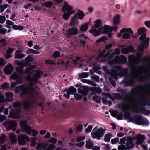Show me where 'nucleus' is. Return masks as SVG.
<instances>
[{"mask_svg":"<svg viewBox=\"0 0 150 150\" xmlns=\"http://www.w3.org/2000/svg\"><path fill=\"white\" fill-rule=\"evenodd\" d=\"M147 30V29L144 27L140 28L138 29L137 30L138 33L141 35L139 38L140 40L141 41V45L138 47V51L137 53L136 57L133 55L129 56L128 59L130 62L135 63L138 62L140 61V57L143 55L144 48L148 47L149 38L148 37H146L145 33Z\"/></svg>","mask_w":150,"mask_h":150,"instance_id":"1","label":"nucleus"},{"mask_svg":"<svg viewBox=\"0 0 150 150\" xmlns=\"http://www.w3.org/2000/svg\"><path fill=\"white\" fill-rule=\"evenodd\" d=\"M62 11L64 12L62 18L66 20H68L71 16L75 12L72 6L69 5L67 2L64 3L62 7Z\"/></svg>","mask_w":150,"mask_h":150,"instance_id":"2","label":"nucleus"},{"mask_svg":"<svg viewBox=\"0 0 150 150\" xmlns=\"http://www.w3.org/2000/svg\"><path fill=\"white\" fill-rule=\"evenodd\" d=\"M35 66L34 65L30 66L27 68L25 70V72L31 74L32 72L35 73V74L33 76V79H31L30 76H27L26 77L27 80L30 81H35V80L39 79L40 76L43 74L40 71H35L32 70L34 69Z\"/></svg>","mask_w":150,"mask_h":150,"instance_id":"3","label":"nucleus"},{"mask_svg":"<svg viewBox=\"0 0 150 150\" xmlns=\"http://www.w3.org/2000/svg\"><path fill=\"white\" fill-rule=\"evenodd\" d=\"M21 129L28 134H30L32 133V136L34 137L37 136L38 132L37 131L33 129L30 126L27 125V121L22 120L20 121Z\"/></svg>","mask_w":150,"mask_h":150,"instance_id":"4","label":"nucleus"},{"mask_svg":"<svg viewBox=\"0 0 150 150\" xmlns=\"http://www.w3.org/2000/svg\"><path fill=\"white\" fill-rule=\"evenodd\" d=\"M105 132V129L102 128H98L97 127H95L91 133V136L93 139L96 138L99 140L102 137Z\"/></svg>","mask_w":150,"mask_h":150,"instance_id":"5","label":"nucleus"},{"mask_svg":"<svg viewBox=\"0 0 150 150\" xmlns=\"http://www.w3.org/2000/svg\"><path fill=\"white\" fill-rule=\"evenodd\" d=\"M120 32L122 33V37L126 39L131 38L134 35L133 32L131 28H123Z\"/></svg>","mask_w":150,"mask_h":150,"instance_id":"6","label":"nucleus"},{"mask_svg":"<svg viewBox=\"0 0 150 150\" xmlns=\"http://www.w3.org/2000/svg\"><path fill=\"white\" fill-rule=\"evenodd\" d=\"M4 125L7 130H10L12 129L13 131L16 130L18 125L17 123L14 121H6Z\"/></svg>","mask_w":150,"mask_h":150,"instance_id":"7","label":"nucleus"},{"mask_svg":"<svg viewBox=\"0 0 150 150\" xmlns=\"http://www.w3.org/2000/svg\"><path fill=\"white\" fill-rule=\"evenodd\" d=\"M33 91V90L32 87L28 88L24 86H18L16 89V92H20L23 94L32 93Z\"/></svg>","mask_w":150,"mask_h":150,"instance_id":"8","label":"nucleus"},{"mask_svg":"<svg viewBox=\"0 0 150 150\" xmlns=\"http://www.w3.org/2000/svg\"><path fill=\"white\" fill-rule=\"evenodd\" d=\"M30 141L29 137L25 134L19 135L18 137V142L19 145H23L26 144V141Z\"/></svg>","mask_w":150,"mask_h":150,"instance_id":"9","label":"nucleus"},{"mask_svg":"<svg viewBox=\"0 0 150 150\" xmlns=\"http://www.w3.org/2000/svg\"><path fill=\"white\" fill-rule=\"evenodd\" d=\"M79 33V30L76 27H73L69 28L66 30L65 35L67 37L73 35H76Z\"/></svg>","mask_w":150,"mask_h":150,"instance_id":"10","label":"nucleus"},{"mask_svg":"<svg viewBox=\"0 0 150 150\" xmlns=\"http://www.w3.org/2000/svg\"><path fill=\"white\" fill-rule=\"evenodd\" d=\"M88 87L87 86H84L83 87V90L81 88H79L78 89V92L80 94L76 93L74 95V97L76 99L79 100L81 99L82 97V94L84 92H86L88 91Z\"/></svg>","mask_w":150,"mask_h":150,"instance_id":"11","label":"nucleus"},{"mask_svg":"<svg viewBox=\"0 0 150 150\" xmlns=\"http://www.w3.org/2000/svg\"><path fill=\"white\" fill-rule=\"evenodd\" d=\"M102 28H100L99 29H98L95 27H92L91 30H89V32L94 36L96 37L102 33Z\"/></svg>","mask_w":150,"mask_h":150,"instance_id":"12","label":"nucleus"},{"mask_svg":"<svg viewBox=\"0 0 150 150\" xmlns=\"http://www.w3.org/2000/svg\"><path fill=\"white\" fill-rule=\"evenodd\" d=\"M79 23V21H78V17H76V15H74L71 17L69 24L70 26H78Z\"/></svg>","mask_w":150,"mask_h":150,"instance_id":"13","label":"nucleus"},{"mask_svg":"<svg viewBox=\"0 0 150 150\" xmlns=\"http://www.w3.org/2000/svg\"><path fill=\"white\" fill-rule=\"evenodd\" d=\"M146 139V137L144 135L138 134L134 137L133 139H136L137 141L136 144H142L144 140Z\"/></svg>","mask_w":150,"mask_h":150,"instance_id":"14","label":"nucleus"},{"mask_svg":"<svg viewBox=\"0 0 150 150\" xmlns=\"http://www.w3.org/2000/svg\"><path fill=\"white\" fill-rule=\"evenodd\" d=\"M13 68L12 65L9 64L7 65L4 68L5 73L7 75L10 74L13 71Z\"/></svg>","mask_w":150,"mask_h":150,"instance_id":"15","label":"nucleus"},{"mask_svg":"<svg viewBox=\"0 0 150 150\" xmlns=\"http://www.w3.org/2000/svg\"><path fill=\"white\" fill-rule=\"evenodd\" d=\"M113 30L112 27L108 25H105L102 29V33H107Z\"/></svg>","mask_w":150,"mask_h":150,"instance_id":"16","label":"nucleus"},{"mask_svg":"<svg viewBox=\"0 0 150 150\" xmlns=\"http://www.w3.org/2000/svg\"><path fill=\"white\" fill-rule=\"evenodd\" d=\"M132 137H129L128 138L127 142L126 144L127 149H129L132 148L134 146V144L132 142Z\"/></svg>","mask_w":150,"mask_h":150,"instance_id":"17","label":"nucleus"},{"mask_svg":"<svg viewBox=\"0 0 150 150\" xmlns=\"http://www.w3.org/2000/svg\"><path fill=\"white\" fill-rule=\"evenodd\" d=\"M19 114V113L18 112L11 110L10 112L9 117L12 118H18L20 116Z\"/></svg>","mask_w":150,"mask_h":150,"instance_id":"18","label":"nucleus"},{"mask_svg":"<svg viewBox=\"0 0 150 150\" xmlns=\"http://www.w3.org/2000/svg\"><path fill=\"white\" fill-rule=\"evenodd\" d=\"M74 15H76V17H78L80 20L83 19L85 16V14L83 11L80 10H78L77 12Z\"/></svg>","mask_w":150,"mask_h":150,"instance_id":"19","label":"nucleus"},{"mask_svg":"<svg viewBox=\"0 0 150 150\" xmlns=\"http://www.w3.org/2000/svg\"><path fill=\"white\" fill-rule=\"evenodd\" d=\"M22 52L19 50L16 51L15 53V58L21 59L25 57L23 54L22 53Z\"/></svg>","mask_w":150,"mask_h":150,"instance_id":"20","label":"nucleus"},{"mask_svg":"<svg viewBox=\"0 0 150 150\" xmlns=\"http://www.w3.org/2000/svg\"><path fill=\"white\" fill-rule=\"evenodd\" d=\"M15 63L16 64H17L19 67L21 68V69H22L23 68L24 65L25 66L26 65L24 64V62L23 61L19 62L17 60H16L15 61ZM17 70L18 72L20 73H21L23 72L22 69L19 70V69H17Z\"/></svg>","mask_w":150,"mask_h":150,"instance_id":"21","label":"nucleus"},{"mask_svg":"<svg viewBox=\"0 0 150 150\" xmlns=\"http://www.w3.org/2000/svg\"><path fill=\"white\" fill-rule=\"evenodd\" d=\"M85 139L84 136H81L78 137L77 139V141L79 143L78 144V145L79 146L81 147L84 146L85 142L83 141Z\"/></svg>","mask_w":150,"mask_h":150,"instance_id":"22","label":"nucleus"},{"mask_svg":"<svg viewBox=\"0 0 150 150\" xmlns=\"http://www.w3.org/2000/svg\"><path fill=\"white\" fill-rule=\"evenodd\" d=\"M117 111L115 110L111 113V115L112 116L115 117L117 116V118L119 120H121L123 118V116L122 114L117 115Z\"/></svg>","mask_w":150,"mask_h":150,"instance_id":"23","label":"nucleus"},{"mask_svg":"<svg viewBox=\"0 0 150 150\" xmlns=\"http://www.w3.org/2000/svg\"><path fill=\"white\" fill-rule=\"evenodd\" d=\"M13 51L14 49L13 48H10L8 49L5 56L6 59H8L11 57V54Z\"/></svg>","mask_w":150,"mask_h":150,"instance_id":"24","label":"nucleus"},{"mask_svg":"<svg viewBox=\"0 0 150 150\" xmlns=\"http://www.w3.org/2000/svg\"><path fill=\"white\" fill-rule=\"evenodd\" d=\"M9 137L12 143L15 144L17 142L16 137L14 134H9Z\"/></svg>","mask_w":150,"mask_h":150,"instance_id":"25","label":"nucleus"},{"mask_svg":"<svg viewBox=\"0 0 150 150\" xmlns=\"http://www.w3.org/2000/svg\"><path fill=\"white\" fill-rule=\"evenodd\" d=\"M54 3L52 1L45 2L41 3L42 6H46L48 8H50L53 5Z\"/></svg>","mask_w":150,"mask_h":150,"instance_id":"26","label":"nucleus"},{"mask_svg":"<svg viewBox=\"0 0 150 150\" xmlns=\"http://www.w3.org/2000/svg\"><path fill=\"white\" fill-rule=\"evenodd\" d=\"M86 147L88 149H90L91 148L93 145V142L90 139H88L86 141Z\"/></svg>","mask_w":150,"mask_h":150,"instance_id":"27","label":"nucleus"},{"mask_svg":"<svg viewBox=\"0 0 150 150\" xmlns=\"http://www.w3.org/2000/svg\"><path fill=\"white\" fill-rule=\"evenodd\" d=\"M88 23H86L82 25L80 28V30L82 32L86 31L87 30L88 28Z\"/></svg>","mask_w":150,"mask_h":150,"instance_id":"28","label":"nucleus"},{"mask_svg":"<svg viewBox=\"0 0 150 150\" xmlns=\"http://www.w3.org/2000/svg\"><path fill=\"white\" fill-rule=\"evenodd\" d=\"M120 15H117L115 16L113 18L114 23L116 24H119L120 22Z\"/></svg>","mask_w":150,"mask_h":150,"instance_id":"29","label":"nucleus"},{"mask_svg":"<svg viewBox=\"0 0 150 150\" xmlns=\"http://www.w3.org/2000/svg\"><path fill=\"white\" fill-rule=\"evenodd\" d=\"M112 134L110 133H108L105 134V136L104 141L106 142H108L110 140Z\"/></svg>","mask_w":150,"mask_h":150,"instance_id":"30","label":"nucleus"},{"mask_svg":"<svg viewBox=\"0 0 150 150\" xmlns=\"http://www.w3.org/2000/svg\"><path fill=\"white\" fill-rule=\"evenodd\" d=\"M27 53L28 54L31 53L38 54L39 53V52L38 51L34 50L32 49H29L27 50Z\"/></svg>","mask_w":150,"mask_h":150,"instance_id":"31","label":"nucleus"},{"mask_svg":"<svg viewBox=\"0 0 150 150\" xmlns=\"http://www.w3.org/2000/svg\"><path fill=\"white\" fill-rule=\"evenodd\" d=\"M101 22L100 20H98L95 22V24L94 27L99 29L100 28H102L103 27L101 26Z\"/></svg>","mask_w":150,"mask_h":150,"instance_id":"32","label":"nucleus"},{"mask_svg":"<svg viewBox=\"0 0 150 150\" xmlns=\"http://www.w3.org/2000/svg\"><path fill=\"white\" fill-rule=\"evenodd\" d=\"M67 91L70 94H74L76 91V89L74 87L71 86L69 88Z\"/></svg>","mask_w":150,"mask_h":150,"instance_id":"33","label":"nucleus"},{"mask_svg":"<svg viewBox=\"0 0 150 150\" xmlns=\"http://www.w3.org/2000/svg\"><path fill=\"white\" fill-rule=\"evenodd\" d=\"M6 138V137L5 134H2L0 137V144H2L4 143Z\"/></svg>","mask_w":150,"mask_h":150,"instance_id":"34","label":"nucleus"},{"mask_svg":"<svg viewBox=\"0 0 150 150\" xmlns=\"http://www.w3.org/2000/svg\"><path fill=\"white\" fill-rule=\"evenodd\" d=\"M82 81L83 83H86L88 84L91 85L95 86V83L93 81H91L87 79H83Z\"/></svg>","mask_w":150,"mask_h":150,"instance_id":"35","label":"nucleus"},{"mask_svg":"<svg viewBox=\"0 0 150 150\" xmlns=\"http://www.w3.org/2000/svg\"><path fill=\"white\" fill-rule=\"evenodd\" d=\"M119 141V139L118 138H115L111 139V142L113 144H117L118 143Z\"/></svg>","mask_w":150,"mask_h":150,"instance_id":"36","label":"nucleus"},{"mask_svg":"<svg viewBox=\"0 0 150 150\" xmlns=\"http://www.w3.org/2000/svg\"><path fill=\"white\" fill-rule=\"evenodd\" d=\"M13 28L15 30H22L24 29V27L22 26H18L16 25H13Z\"/></svg>","mask_w":150,"mask_h":150,"instance_id":"37","label":"nucleus"},{"mask_svg":"<svg viewBox=\"0 0 150 150\" xmlns=\"http://www.w3.org/2000/svg\"><path fill=\"white\" fill-rule=\"evenodd\" d=\"M13 96V93H6V96L9 101L10 98H12Z\"/></svg>","mask_w":150,"mask_h":150,"instance_id":"38","label":"nucleus"},{"mask_svg":"<svg viewBox=\"0 0 150 150\" xmlns=\"http://www.w3.org/2000/svg\"><path fill=\"white\" fill-rule=\"evenodd\" d=\"M118 150H127L126 147L123 144H120L119 145L118 147Z\"/></svg>","mask_w":150,"mask_h":150,"instance_id":"39","label":"nucleus"},{"mask_svg":"<svg viewBox=\"0 0 150 150\" xmlns=\"http://www.w3.org/2000/svg\"><path fill=\"white\" fill-rule=\"evenodd\" d=\"M93 99L97 103L99 102L101 100V98L100 97L97 96H94L93 97Z\"/></svg>","mask_w":150,"mask_h":150,"instance_id":"40","label":"nucleus"},{"mask_svg":"<svg viewBox=\"0 0 150 150\" xmlns=\"http://www.w3.org/2000/svg\"><path fill=\"white\" fill-rule=\"evenodd\" d=\"M60 55V52L57 51H56L54 52L53 56L54 58H56L59 57Z\"/></svg>","mask_w":150,"mask_h":150,"instance_id":"41","label":"nucleus"},{"mask_svg":"<svg viewBox=\"0 0 150 150\" xmlns=\"http://www.w3.org/2000/svg\"><path fill=\"white\" fill-rule=\"evenodd\" d=\"M18 77V76L16 72L13 73L11 76V78L13 79H17Z\"/></svg>","mask_w":150,"mask_h":150,"instance_id":"42","label":"nucleus"},{"mask_svg":"<svg viewBox=\"0 0 150 150\" xmlns=\"http://www.w3.org/2000/svg\"><path fill=\"white\" fill-rule=\"evenodd\" d=\"M7 30L2 28L1 25H0V33L5 34L7 32Z\"/></svg>","mask_w":150,"mask_h":150,"instance_id":"43","label":"nucleus"},{"mask_svg":"<svg viewBox=\"0 0 150 150\" xmlns=\"http://www.w3.org/2000/svg\"><path fill=\"white\" fill-rule=\"evenodd\" d=\"M136 121H133V122L138 125H142V123L140 122V119L139 118L137 117L136 118Z\"/></svg>","mask_w":150,"mask_h":150,"instance_id":"44","label":"nucleus"},{"mask_svg":"<svg viewBox=\"0 0 150 150\" xmlns=\"http://www.w3.org/2000/svg\"><path fill=\"white\" fill-rule=\"evenodd\" d=\"M33 58L30 56L29 55L25 58V60L27 62H30L33 61Z\"/></svg>","mask_w":150,"mask_h":150,"instance_id":"45","label":"nucleus"},{"mask_svg":"<svg viewBox=\"0 0 150 150\" xmlns=\"http://www.w3.org/2000/svg\"><path fill=\"white\" fill-rule=\"evenodd\" d=\"M88 73L87 72H84L82 73L80 75V77L82 78H86L88 77Z\"/></svg>","mask_w":150,"mask_h":150,"instance_id":"46","label":"nucleus"},{"mask_svg":"<svg viewBox=\"0 0 150 150\" xmlns=\"http://www.w3.org/2000/svg\"><path fill=\"white\" fill-rule=\"evenodd\" d=\"M121 51L124 54H127L129 52V50L128 49V47L122 49Z\"/></svg>","mask_w":150,"mask_h":150,"instance_id":"47","label":"nucleus"},{"mask_svg":"<svg viewBox=\"0 0 150 150\" xmlns=\"http://www.w3.org/2000/svg\"><path fill=\"white\" fill-rule=\"evenodd\" d=\"M6 18L5 16H0V23H3L6 21Z\"/></svg>","mask_w":150,"mask_h":150,"instance_id":"48","label":"nucleus"},{"mask_svg":"<svg viewBox=\"0 0 150 150\" xmlns=\"http://www.w3.org/2000/svg\"><path fill=\"white\" fill-rule=\"evenodd\" d=\"M83 126L82 124H79L76 127V129L78 131H81L83 130Z\"/></svg>","mask_w":150,"mask_h":150,"instance_id":"49","label":"nucleus"},{"mask_svg":"<svg viewBox=\"0 0 150 150\" xmlns=\"http://www.w3.org/2000/svg\"><path fill=\"white\" fill-rule=\"evenodd\" d=\"M93 127L92 126L90 125H89L86 130V132L88 133L90 132L92 130Z\"/></svg>","mask_w":150,"mask_h":150,"instance_id":"50","label":"nucleus"},{"mask_svg":"<svg viewBox=\"0 0 150 150\" xmlns=\"http://www.w3.org/2000/svg\"><path fill=\"white\" fill-rule=\"evenodd\" d=\"M6 119V116L2 115H0V122H2Z\"/></svg>","mask_w":150,"mask_h":150,"instance_id":"51","label":"nucleus"},{"mask_svg":"<svg viewBox=\"0 0 150 150\" xmlns=\"http://www.w3.org/2000/svg\"><path fill=\"white\" fill-rule=\"evenodd\" d=\"M36 144V142H35V139L32 138L31 139V146L34 147L35 146Z\"/></svg>","mask_w":150,"mask_h":150,"instance_id":"52","label":"nucleus"},{"mask_svg":"<svg viewBox=\"0 0 150 150\" xmlns=\"http://www.w3.org/2000/svg\"><path fill=\"white\" fill-rule=\"evenodd\" d=\"M91 78L96 81H99L98 77L97 76L93 75L91 76Z\"/></svg>","mask_w":150,"mask_h":150,"instance_id":"53","label":"nucleus"},{"mask_svg":"<svg viewBox=\"0 0 150 150\" xmlns=\"http://www.w3.org/2000/svg\"><path fill=\"white\" fill-rule=\"evenodd\" d=\"M6 64V62L4 59L0 58V66H4Z\"/></svg>","mask_w":150,"mask_h":150,"instance_id":"54","label":"nucleus"},{"mask_svg":"<svg viewBox=\"0 0 150 150\" xmlns=\"http://www.w3.org/2000/svg\"><path fill=\"white\" fill-rule=\"evenodd\" d=\"M6 23L7 25H6V26L8 28H9L10 26L12 25V22L10 20H7L6 21Z\"/></svg>","mask_w":150,"mask_h":150,"instance_id":"55","label":"nucleus"},{"mask_svg":"<svg viewBox=\"0 0 150 150\" xmlns=\"http://www.w3.org/2000/svg\"><path fill=\"white\" fill-rule=\"evenodd\" d=\"M106 39V38L105 37H102L96 40V42L98 43H100L101 42L105 41Z\"/></svg>","mask_w":150,"mask_h":150,"instance_id":"56","label":"nucleus"},{"mask_svg":"<svg viewBox=\"0 0 150 150\" xmlns=\"http://www.w3.org/2000/svg\"><path fill=\"white\" fill-rule=\"evenodd\" d=\"M126 140V138L124 137L120 139V144H125Z\"/></svg>","mask_w":150,"mask_h":150,"instance_id":"57","label":"nucleus"},{"mask_svg":"<svg viewBox=\"0 0 150 150\" xmlns=\"http://www.w3.org/2000/svg\"><path fill=\"white\" fill-rule=\"evenodd\" d=\"M144 24L148 28H150V21L147 20L144 22Z\"/></svg>","mask_w":150,"mask_h":150,"instance_id":"58","label":"nucleus"},{"mask_svg":"<svg viewBox=\"0 0 150 150\" xmlns=\"http://www.w3.org/2000/svg\"><path fill=\"white\" fill-rule=\"evenodd\" d=\"M46 64H54V62L52 60H47L45 61Z\"/></svg>","mask_w":150,"mask_h":150,"instance_id":"59","label":"nucleus"},{"mask_svg":"<svg viewBox=\"0 0 150 150\" xmlns=\"http://www.w3.org/2000/svg\"><path fill=\"white\" fill-rule=\"evenodd\" d=\"M22 80H21L20 81H18V82H17V83H14V82L12 83L11 84V87L12 88H13L16 85H17L18 84L20 83H22Z\"/></svg>","mask_w":150,"mask_h":150,"instance_id":"60","label":"nucleus"},{"mask_svg":"<svg viewBox=\"0 0 150 150\" xmlns=\"http://www.w3.org/2000/svg\"><path fill=\"white\" fill-rule=\"evenodd\" d=\"M94 91L98 93H100L102 92V90L99 88H96L94 89Z\"/></svg>","mask_w":150,"mask_h":150,"instance_id":"61","label":"nucleus"},{"mask_svg":"<svg viewBox=\"0 0 150 150\" xmlns=\"http://www.w3.org/2000/svg\"><path fill=\"white\" fill-rule=\"evenodd\" d=\"M50 142L53 143H55L57 141L56 139L53 137H51L50 139Z\"/></svg>","mask_w":150,"mask_h":150,"instance_id":"62","label":"nucleus"},{"mask_svg":"<svg viewBox=\"0 0 150 150\" xmlns=\"http://www.w3.org/2000/svg\"><path fill=\"white\" fill-rule=\"evenodd\" d=\"M128 49L129 50V52H133L134 51V49L133 47L132 46H130L128 47Z\"/></svg>","mask_w":150,"mask_h":150,"instance_id":"63","label":"nucleus"},{"mask_svg":"<svg viewBox=\"0 0 150 150\" xmlns=\"http://www.w3.org/2000/svg\"><path fill=\"white\" fill-rule=\"evenodd\" d=\"M70 94L67 91V93L64 94L63 96L67 99H68L69 98Z\"/></svg>","mask_w":150,"mask_h":150,"instance_id":"64","label":"nucleus"}]
</instances>
